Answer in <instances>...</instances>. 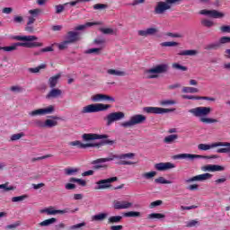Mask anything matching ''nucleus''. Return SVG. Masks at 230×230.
<instances>
[{"mask_svg":"<svg viewBox=\"0 0 230 230\" xmlns=\"http://www.w3.org/2000/svg\"><path fill=\"white\" fill-rule=\"evenodd\" d=\"M40 213H47V215H57V210L53 207L40 210Z\"/></svg>","mask_w":230,"mask_h":230,"instance_id":"nucleus-52","label":"nucleus"},{"mask_svg":"<svg viewBox=\"0 0 230 230\" xmlns=\"http://www.w3.org/2000/svg\"><path fill=\"white\" fill-rule=\"evenodd\" d=\"M155 175H157V172H155V171H151L148 172L142 173L143 179H146L147 181L154 179V177H155Z\"/></svg>","mask_w":230,"mask_h":230,"instance_id":"nucleus-38","label":"nucleus"},{"mask_svg":"<svg viewBox=\"0 0 230 230\" xmlns=\"http://www.w3.org/2000/svg\"><path fill=\"white\" fill-rule=\"evenodd\" d=\"M159 30L157 28H148L146 30H139L137 31V34L139 37H148V35H155Z\"/></svg>","mask_w":230,"mask_h":230,"instance_id":"nucleus-23","label":"nucleus"},{"mask_svg":"<svg viewBox=\"0 0 230 230\" xmlns=\"http://www.w3.org/2000/svg\"><path fill=\"white\" fill-rule=\"evenodd\" d=\"M69 182H75L76 184H78V186H82L83 188H85V186H87V181L85 180L75 177L70 178Z\"/></svg>","mask_w":230,"mask_h":230,"instance_id":"nucleus-32","label":"nucleus"},{"mask_svg":"<svg viewBox=\"0 0 230 230\" xmlns=\"http://www.w3.org/2000/svg\"><path fill=\"white\" fill-rule=\"evenodd\" d=\"M109 137V135H98L94 133H84L83 135L84 141H94L96 139H107Z\"/></svg>","mask_w":230,"mask_h":230,"instance_id":"nucleus-19","label":"nucleus"},{"mask_svg":"<svg viewBox=\"0 0 230 230\" xmlns=\"http://www.w3.org/2000/svg\"><path fill=\"white\" fill-rule=\"evenodd\" d=\"M147 218L149 220H163V218H166V216L162 213H151L147 215Z\"/></svg>","mask_w":230,"mask_h":230,"instance_id":"nucleus-30","label":"nucleus"},{"mask_svg":"<svg viewBox=\"0 0 230 230\" xmlns=\"http://www.w3.org/2000/svg\"><path fill=\"white\" fill-rule=\"evenodd\" d=\"M55 222H57V218L51 217L49 219H46V220L40 222V226L41 227H48V226H51V224H55Z\"/></svg>","mask_w":230,"mask_h":230,"instance_id":"nucleus-37","label":"nucleus"},{"mask_svg":"<svg viewBox=\"0 0 230 230\" xmlns=\"http://www.w3.org/2000/svg\"><path fill=\"white\" fill-rule=\"evenodd\" d=\"M133 204L132 202L127 201V200H115L113 202V208L114 209H130L132 208Z\"/></svg>","mask_w":230,"mask_h":230,"instance_id":"nucleus-20","label":"nucleus"},{"mask_svg":"<svg viewBox=\"0 0 230 230\" xmlns=\"http://www.w3.org/2000/svg\"><path fill=\"white\" fill-rule=\"evenodd\" d=\"M13 22L15 24H22V22H24V18L22 16L16 15L13 17Z\"/></svg>","mask_w":230,"mask_h":230,"instance_id":"nucleus-55","label":"nucleus"},{"mask_svg":"<svg viewBox=\"0 0 230 230\" xmlns=\"http://www.w3.org/2000/svg\"><path fill=\"white\" fill-rule=\"evenodd\" d=\"M168 69H169V66L167 64L157 65L153 68L146 70V78H149V79L159 78L158 75L168 73Z\"/></svg>","mask_w":230,"mask_h":230,"instance_id":"nucleus-7","label":"nucleus"},{"mask_svg":"<svg viewBox=\"0 0 230 230\" xmlns=\"http://www.w3.org/2000/svg\"><path fill=\"white\" fill-rule=\"evenodd\" d=\"M118 181V177H111L104 180H100L99 181L96 182L98 185L95 187V190H107V188H111V182H116Z\"/></svg>","mask_w":230,"mask_h":230,"instance_id":"nucleus-15","label":"nucleus"},{"mask_svg":"<svg viewBox=\"0 0 230 230\" xmlns=\"http://www.w3.org/2000/svg\"><path fill=\"white\" fill-rule=\"evenodd\" d=\"M173 109L159 108V107H145L144 112L146 114H166L168 112H173Z\"/></svg>","mask_w":230,"mask_h":230,"instance_id":"nucleus-13","label":"nucleus"},{"mask_svg":"<svg viewBox=\"0 0 230 230\" xmlns=\"http://www.w3.org/2000/svg\"><path fill=\"white\" fill-rule=\"evenodd\" d=\"M162 48H173L179 46V42L176 41H164L161 43Z\"/></svg>","mask_w":230,"mask_h":230,"instance_id":"nucleus-45","label":"nucleus"},{"mask_svg":"<svg viewBox=\"0 0 230 230\" xmlns=\"http://www.w3.org/2000/svg\"><path fill=\"white\" fill-rule=\"evenodd\" d=\"M62 96V90L58 88H52L50 92L46 95L47 100H51L53 98H58Z\"/></svg>","mask_w":230,"mask_h":230,"instance_id":"nucleus-24","label":"nucleus"},{"mask_svg":"<svg viewBox=\"0 0 230 230\" xmlns=\"http://www.w3.org/2000/svg\"><path fill=\"white\" fill-rule=\"evenodd\" d=\"M10 91H12V93H22L23 90H22V87L19 85H15V86H11Z\"/></svg>","mask_w":230,"mask_h":230,"instance_id":"nucleus-61","label":"nucleus"},{"mask_svg":"<svg viewBox=\"0 0 230 230\" xmlns=\"http://www.w3.org/2000/svg\"><path fill=\"white\" fill-rule=\"evenodd\" d=\"M176 139H179V135H169L164 137V143H166V145H172V143H175Z\"/></svg>","mask_w":230,"mask_h":230,"instance_id":"nucleus-31","label":"nucleus"},{"mask_svg":"<svg viewBox=\"0 0 230 230\" xmlns=\"http://www.w3.org/2000/svg\"><path fill=\"white\" fill-rule=\"evenodd\" d=\"M93 102H111L114 103L116 99L111 95L103 94V93H97L92 97Z\"/></svg>","mask_w":230,"mask_h":230,"instance_id":"nucleus-18","label":"nucleus"},{"mask_svg":"<svg viewBox=\"0 0 230 230\" xmlns=\"http://www.w3.org/2000/svg\"><path fill=\"white\" fill-rule=\"evenodd\" d=\"M226 168L222 165L217 164H208L204 167L205 172H224Z\"/></svg>","mask_w":230,"mask_h":230,"instance_id":"nucleus-25","label":"nucleus"},{"mask_svg":"<svg viewBox=\"0 0 230 230\" xmlns=\"http://www.w3.org/2000/svg\"><path fill=\"white\" fill-rule=\"evenodd\" d=\"M155 170L158 172H166V170H172V168H175V164L167 162V163H159L155 164Z\"/></svg>","mask_w":230,"mask_h":230,"instance_id":"nucleus-22","label":"nucleus"},{"mask_svg":"<svg viewBox=\"0 0 230 230\" xmlns=\"http://www.w3.org/2000/svg\"><path fill=\"white\" fill-rule=\"evenodd\" d=\"M98 25H100V22H88L84 25L76 26L75 28V31H82L83 30H85L86 28H88L90 26H98Z\"/></svg>","mask_w":230,"mask_h":230,"instance_id":"nucleus-29","label":"nucleus"},{"mask_svg":"<svg viewBox=\"0 0 230 230\" xmlns=\"http://www.w3.org/2000/svg\"><path fill=\"white\" fill-rule=\"evenodd\" d=\"M218 156L213 155L211 156H204L201 155H191V154H180L172 156V159H189L193 161V159H217Z\"/></svg>","mask_w":230,"mask_h":230,"instance_id":"nucleus-11","label":"nucleus"},{"mask_svg":"<svg viewBox=\"0 0 230 230\" xmlns=\"http://www.w3.org/2000/svg\"><path fill=\"white\" fill-rule=\"evenodd\" d=\"M217 146H225L222 148H218L217 150V154H226L230 152V143L229 142H215L212 144H199L198 145V148L204 152L208 150H211V148H217Z\"/></svg>","mask_w":230,"mask_h":230,"instance_id":"nucleus-4","label":"nucleus"},{"mask_svg":"<svg viewBox=\"0 0 230 230\" xmlns=\"http://www.w3.org/2000/svg\"><path fill=\"white\" fill-rule=\"evenodd\" d=\"M15 40H22L23 42L14 43L15 49L22 48H42L44 46L43 43L40 42H33V40H38L39 38L37 36L29 35V36H15Z\"/></svg>","mask_w":230,"mask_h":230,"instance_id":"nucleus-3","label":"nucleus"},{"mask_svg":"<svg viewBox=\"0 0 230 230\" xmlns=\"http://www.w3.org/2000/svg\"><path fill=\"white\" fill-rule=\"evenodd\" d=\"M146 121V116L143 114H136L130 117L129 120L120 123L123 128H130L136 125H142Z\"/></svg>","mask_w":230,"mask_h":230,"instance_id":"nucleus-9","label":"nucleus"},{"mask_svg":"<svg viewBox=\"0 0 230 230\" xmlns=\"http://www.w3.org/2000/svg\"><path fill=\"white\" fill-rule=\"evenodd\" d=\"M34 124L36 125V127H40V128H46V122L40 119H36L34 121Z\"/></svg>","mask_w":230,"mask_h":230,"instance_id":"nucleus-60","label":"nucleus"},{"mask_svg":"<svg viewBox=\"0 0 230 230\" xmlns=\"http://www.w3.org/2000/svg\"><path fill=\"white\" fill-rule=\"evenodd\" d=\"M124 217H126L127 218H136V217H141V212H137V211L126 212L124 213Z\"/></svg>","mask_w":230,"mask_h":230,"instance_id":"nucleus-39","label":"nucleus"},{"mask_svg":"<svg viewBox=\"0 0 230 230\" xmlns=\"http://www.w3.org/2000/svg\"><path fill=\"white\" fill-rule=\"evenodd\" d=\"M172 68L177 69L178 71H188V66H181L179 63H173Z\"/></svg>","mask_w":230,"mask_h":230,"instance_id":"nucleus-50","label":"nucleus"},{"mask_svg":"<svg viewBox=\"0 0 230 230\" xmlns=\"http://www.w3.org/2000/svg\"><path fill=\"white\" fill-rule=\"evenodd\" d=\"M60 76H62V75L57 74L56 75L49 77V85L51 89H55V87H57V84H58V80H60Z\"/></svg>","mask_w":230,"mask_h":230,"instance_id":"nucleus-26","label":"nucleus"},{"mask_svg":"<svg viewBox=\"0 0 230 230\" xmlns=\"http://www.w3.org/2000/svg\"><path fill=\"white\" fill-rule=\"evenodd\" d=\"M78 211V208L75 209H71L69 208H66L63 210H56V215H66V213H76Z\"/></svg>","mask_w":230,"mask_h":230,"instance_id":"nucleus-40","label":"nucleus"},{"mask_svg":"<svg viewBox=\"0 0 230 230\" xmlns=\"http://www.w3.org/2000/svg\"><path fill=\"white\" fill-rule=\"evenodd\" d=\"M109 214L107 213H99L92 217L93 222H103V220L107 219Z\"/></svg>","mask_w":230,"mask_h":230,"instance_id":"nucleus-27","label":"nucleus"},{"mask_svg":"<svg viewBox=\"0 0 230 230\" xmlns=\"http://www.w3.org/2000/svg\"><path fill=\"white\" fill-rule=\"evenodd\" d=\"M181 1L182 0H165L164 2H157L155 6L154 13L155 15H163L166 13L168 10H172V4H177V3H181Z\"/></svg>","mask_w":230,"mask_h":230,"instance_id":"nucleus-5","label":"nucleus"},{"mask_svg":"<svg viewBox=\"0 0 230 230\" xmlns=\"http://www.w3.org/2000/svg\"><path fill=\"white\" fill-rule=\"evenodd\" d=\"M211 177H213V174L206 172L193 176L192 178L186 180V182H195L196 181L202 182V181H209Z\"/></svg>","mask_w":230,"mask_h":230,"instance_id":"nucleus-21","label":"nucleus"},{"mask_svg":"<svg viewBox=\"0 0 230 230\" xmlns=\"http://www.w3.org/2000/svg\"><path fill=\"white\" fill-rule=\"evenodd\" d=\"M28 199V195L23 194L22 196H16L12 198V202H22V200H26Z\"/></svg>","mask_w":230,"mask_h":230,"instance_id":"nucleus-49","label":"nucleus"},{"mask_svg":"<svg viewBox=\"0 0 230 230\" xmlns=\"http://www.w3.org/2000/svg\"><path fill=\"white\" fill-rule=\"evenodd\" d=\"M78 172H80V169H78V168L69 167V168L65 169L66 175H76V173H78Z\"/></svg>","mask_w":230,"mask_h":230,"instance_id":"nucleus-42","label":"nucleus"},{"mask_svg":"<svg viewBox=\"0 0 230 230\" xmlns=\"http://www.w3.org/2000/svg\"><path fill=\"white\" fill-rule=\"evenodd\" d=\"M213 111L211 107L199 106L189 110L190 114L193 118H198L200 123H205V125H211L212 123H218V119L209 118V114Z\"/></svg>","mask_w":230,"mask_h":230,"instance_id":"nucleus-1","label":"nucleus"},{"mask_svg":"<svg viewBox=\"0 0 230 230\" xmlns=\"http://www.w3.org/2000/svg\"><path fill=\"white\" fill-rule=\"evenodd\" d=\"M15 44L12 46H7V47H2L3 51L10 52V51H15Z\"/></svg>","mask_w":230,"mask_h":230,"instance_id":"nucleus-62","label":"nucleus"},{"mask_svg":"<svg viewBox=\"0 0 230 230\" xmlns=\"http://www.w3.org/2000/svg\"><path fill=\"white\" fill-rule=\"evenodd\" d=\"M182 98H184V100H200V96L195 95H183Z\"/></svg>","mask_w":230,"mask_h":230,"instance_id":"nucleus-63","label":"nucleus"},{"mask_svg":"<svg viewBox=\"0 0 230 230\" xmlns=\"http://www.w3.org/2000/svg\"><path fill=\"white\" fill-rule=\"evenodd\" d=\"M175 103H177V102H175L174 100H164V101H161V102H160V104L163 106L175 105Z\"/></svg>","mask_w":230,"mask_h":230,"instance_id":"nucleus-59","label":"nucleus"},{"mask_svg":"<svg viewBox=\"0 0 230 230\" xmlns=\"http://www.w3.org/2000/svg\"><path fill=\"white\" fill-rule=\"evenodd\" d=\"M65 39L70 44H75V42L82 40V36L79 31H70L66 33Z\"/></svg>","mask_w":230,"mask_h":230,"instance_id":"nucleus-16","label":"nucleus"},{"mask_svg":"<svg viewBox=\"0 0 230 230\" xmlns=\"http://www.w3.org/2000/svg\"><path fill=\"white\" fill-rule=\"evenodd\" d=\"M200 15H207L208 17H212V19H222L226 14L220 13L217 10H207L203 9L199 12Z\"/></svg>","mask_w":230,"mask_h":230,"instance_id":"nucleus-17","label":"nucleus"},{"mask_svg":"<svg viewBox=\"0 0 230 230\" xmlns=\"http://www.w3.org/2000/svg\"><path fill=\"white\" fill-rule=\"evenodd\" d=\"M9 182H5L4 184H0V190H4V191H13L15 190V187L13 186H9Z\"/></svg>","mask_w":230,"mask_h":230,"instance_id":"nucleus-48","label":"nucleus"},{"mask_svg":"<svg viewBox=\"0 0 230 230\" xmlns=\"http://www.w3.org/2000/svg\"><path fill=\"white\" fill-rule=\"evenodd\" d=\"M155 184H172V181L164 179V177L160 176L155 179Z\"/></svg>","mask_w":230,"mask_h":230,"instance_id":"nucleus-44","label":"nucleus"},{"mask_svg":"<svg viewBox=\"0 0 230 230\" xmlns=\"http://www.w3.org/2000/svg\"><path fill=\"white\" fill-rule=\"evenodd\" d=\"M114 140H103L102 143H87V144H84L82 143L80 140H75V141H72L69 142L68 145L69 146H76L77 148H94V147H98L100 148V146H103V145H114Z\"/></svg>","mask_w":230,"mask_h":230,"instance_id":"nucleus-6","label":"nucleus"},{"mask_svg":"<svg viewBox=\"0 0 230 230\" xmlns=\"http://www.w3.org/2000/svg\"><path fill=\"white\" fill-rule=\"evenodd\" d=\"M221 45L218 42H215V43H209L205 47V49H207L208 51H211V50H217V49H220Z\"/></svg>","mask_w":230,"mask_h":230,"instance_id":"nucleus-35","label":"nucleus"},{"mask_svg":"<svg viewBox=\"0 0 230 230\" xmlns=\"http://www.w3.org/2000/svg\"><path fill=\"white\" fill-rule=\"evenodd\" d=\"M136 157V155L134 153H127L122 155H111L106 158H98L94 160L92 164H100L102 163H109V161H114V159H120L119 162L117 163V164H119L120 166H130L132 164H136L135 162H130L123 159H134Z\"/></svg>","mask_w":230,"mask_h":230,"instance_id":"nucleus-2","label":"nucleus"},{"mask_svg":"<svg viewBox=\"0 0 230 230\" xmlns=\"http://www.w3.org/2000/svg\"><path fill=\"white\" fill-rule=\"evenodd\" d=\"M107 8H109V5L105 4H95L93 5V10H105Z\"/></svg>","mask_w":230,"mask_h":230,"instance_id":"nucleus-53","label":"nucleus"},{"mask_svg":"<svg viewBox=\"0 0 230 230\" xmlns=\"http://www.w3.org/2000/svg\"><path fill=\"white\" fill-rule=\"evenodd\" d=\"M220 31L223 33H230V26L229 25H223L220 27Z\"/></svg>","mask_w":230,"mask_h":230,"instance_id":"nucleus-64","label":"nucleus"},{"mask_svg":"<svg viewBox=\"0 0 230 230\" xmlns=\"http://www.w3.org/2000/svg\"><path fill=\"white\" fill-rule=\"evenodd\" d=\"M57 125H58V122L57 120L49 119L45 120V128H52V127H57Z\"/></svg>","mask_w":230,"mask_h":230,"instance_id":"nucleus-43","label":"nucleus"},{"mask_svg":"<svg viewBox=\"0 0 230 230\" xmlns=\"http://www.w3.org/2000/svg\"><path fill=\"white\" fill-rule=\"evenodd\" d=\"M70 42L67 41V40H65L61 43H58L57 46L60 51H63V49H67L69 47Z\"/></svg>","mask_w":230,"mask_h":230,"instance_id":"nucleus-46","label":"nucleus"},{"mask_svg":"<svg viewBox=\"0 0 230 230\" xmlns=\"http://www.w3.org/2000/svg\"><path fill=\"white\" fill-rule=\"evenodd\" d=\"M182 93L193 94L195 93H199V89L195 87L183 86Z\"/></svg>","mask_w":230,"mask_h":230,"instance_id":"nucleus-41","label":"nucleus"},{"mask_svg":"<svg viewBox=\"0 0 230 230\" xmlns=\"http://www.w3.org/2000/svg\"><path fill=\"white\" fill-rule=\"evenodd\" d=\"M123 220L121 216H111L108 218V224H119Z\"/></svg>","mask_w":230,"mask_h":230,"instance_id":"nucleus-34","label":"nucleus"},{"mask_svg":"<svg viewBox=\"0 0 230 230\" xmlns=\"http://www.w3.org/2000/svg\"><path fill=\"white\" fill-rule=\"evenodd\" d=\"M201 24L205 26V28H211L215 23L211 20L204 19L201 21Z\"/></svg>","mask_w":230,"mask_h":230,"instance_id":"nucleus-51","label":"nucleus"},{"mask_svg":"<svg viewBox=\"0 0 230 230\" xmlns=\"http://www.w3.org/2000/svg\"><path fill=\"white\" fill-rule=\"evenodd\" d=\"M166 37H172V39H182V34L181 33H172V32H166Z\"/></svg>","mask_w":230,"mask_h":230,"instance_id":"nucleus-56","label":"nucleus"},{"mask_svg":"<svg viewBox=\"0 0 230 230\" xmlns=\"http://www.w3.org/2000/svg\"><path fill=\"white\" fill-rule=\"evenodd\" d=\"M21 137H24V133H17L13 134L11 137V141H18V139H21Z\"/></svg>","mask_w":230,"mask_h":230,"instance_id":"nucleus-58","label":"nucleus"},{"mask_svg":"<svg viewBox=\"0 0 230 230\" xmlns=\"http://www.w3.org/2000/svg\"><path fill=\"white\" fill-rule=\"evenodd\" d=\"M109 109H111V104H103V103L89 104L87 106L83 107L81 111V114H93L94 112H102Z\"/></svg>","mask_w":230,"mask_h":230,"instance_id":"nucleus-8","label":"nucleus"},{"mask_svg":"<svg viewBox=\"0 0 230 230\" xmlns=\"http://www.w3.org/2000/svg\"><path fill=\"white\" fill-rule=\"evenodd\" d=\"M41 13L42 10L39 8L29 10L30 16L28 17L25 31H28V33H33V31H35V27H33V25L31 24L35 23V22L37 21V17H39Z\"/></svg>","mask_w":230,"mask_h":230,"instance_id":"nucleus-10","label":"nucleus"},{"mask_svg":"<svg viewBox=\"0 0 230 230\" xmlns=\"http://www.w3.org/2000/svg\"><path fill=\"white\" fill-rule=\"evenodd\" d=\"M104 119L106 120V125L108 127H111L112 123L116 121H121V119H125V113L123 111L111 112L109 113Z\"/></svg>","mask_w":230,"mask_h":230,"instance_id":"nucleus-12","label":"nucleus"},{"mask_svg":"<svg viewBox=\"0 0 230 230\" xmlns=\"http://www.w3.org/2000/svg\"><path fill=\"white\" fill-rule=\"evenodd\" d=\"M108 75H112L113 76H125L127 73L124 71H119L116 69H108L107 70Z\"/></svg>","mask_w":230,"mask_h":230,"instance_id":"nucleus-33","label":"nucleus"},{"mask_svg":"<svg viewBox=\"0 0 230 230\" xmlns=\"http://www.w3.org/2000/svg\"><path fill=\"white\" fill-rule=\"evenodd\" d=\"M197 50H193V49H189V50H183L181 52H180L178 55H180V57H194V55H197Z\"/></svg>","mask_w":230,"mask_h":230,"instance_id":"nucleus-36","label":"nucleus"},{"mask_svg":"<svg viewBox=\"0 0 230 230\" xmlns=\"http://www.w3.org/2000/svg\"><path fill=\"white\" fill-rule=\"evenodd\" d=\"M55 112V106L50 105L47 108H41L38 110H34L31 112H29V116H46V114H53Z\"/></svg>","mask_w":230,"mask_h":230,"instance_id":"nucleus-14","label":"nucleus"},{"mask_svg":"<svg viewBox=\"0 0 230 230\" xmlns=\"http://www.w3.org/2000/svg\"><path fill=\"white\" fill-rule=\"evenodd\" d=\"M40 69H46V65L45 64H41L39 66H36L34 68H29L28 71L29 73H40Z\"/></svg>","mask_w":230,"mask_h":230,"instance_id":"nucleus-47","label":"nucleus"},{"mask_svg":"<svg viewBox=\"0 0 230 230\" xmlns=\"http://www.w3.org/2000/svg\"><path fill=\"white\" fill-rule=\"evenodd\" d=\"M219 44L222 46V44H230V37L223 36L219 39Z\"/></svg>","mask_w":230,"mask_h":230,"instance_id":"nucleus-57","label":"nucleus"},{"mask_svg":"<svg viewBox=\"0 0 230 230\" xmlns=\"http://www.w3.org/2000/svg\"><path fill=\"white\" fill-rule=\"evenodd\" d=\"M75 1L72 2H67L65 4H59L54 6L55 8V13L59 14L62 13V12H64V10H66V7L69 4L71 6V3H74Z\"/></svg>","mask_w":230,"mask_h":230,"instance_id":"nucleus-28","label":"nucleus"},{"mask_svg":"<svg viewBox=\"0 0 230 230\" xmlns=\"http://www.w3.org/2000/svg\"><path fill=\"white\" fill-rule=\"evenodd\" d=\"M100 31H102V33L104 35H112V33H114V30L111 28H101Z\"/></svg>","mask_w":230,"mask_h":230,"instance_id":"nucleus-54","label":"nucleus"}]
</instances>
